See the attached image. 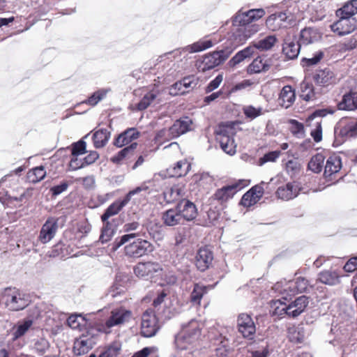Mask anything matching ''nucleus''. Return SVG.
<instances>
[{"label": "nucleus", "mask_w": 357, "mask_h": 357, "mask_svg": "<svg viewBox=\"0 0 357 357\" xmlns=\"http://www.w3.org/2000/svg\"><path fill=\"white\" fill-rule=\"evenodd\" d=\"M340 19L331 25V30L339 36L351 33L356 29V23L354 18L337 15Z\"/></svg>", "instance_id": "9b49d317"}, {"label": "nucleus", "mask_w": 357, "mask_h": 357, "mask_svg": "<svg viewBox=\"0 0 357 357\" xmlns=\"http://www.w3.org/2000/svg\"><path fill=\"white\" fill-rule=\"evenodd\" d=\"M202 324L192 319L182 326L181 332L175 337V347L179 351H185L180 357H190L195 351L201 334Z\"/></svg>", "instance_id": "f257e3e1"}, {"label": "nucleus", "mask_w": 357, "mask_h": 357, "mask_svg": "<svg viewBox=\"0 0 357 357\" xmlns=\"http://www.w3.org/2000/svg\"><path fill=\"white\" fill-rule=\"evenodd\" d=\"M111 132L107 129L101 128L96 130L93 135L94 146L96 149L104 147L110 138Z\"/></svg>", "instance_id": "7c9ffc66"}, {"label": "nucleus", "mask_w": 357, "mask_h": 357, "mask_svg": "<svg viewBox=\"0 0 357 357\" xmlns=\"http://www.w3.org/2000/svg\"><path fill=\"white\" fill-rule=\"evenodd\" d=\"M104 222L105 224L102 228L101 234L99 238V241L102 243H105L109 241L115 234V229L112 225L108 221Z\"/></svg>", "instance_id": "8fccbe9b"}, {"label": "nucleus", "mask_w": 357, "mask_h": 357, "mask_svg": "<svg viewBox=\"0 0 357 357\" xmlns=\"http://www.w3.org/2000/svg\"><path fill=\"white\" fill-rule=\"evenodd\" d=\"M274 304L276 305L273 312L275 314L279 316L287 314L294 318L305 311L309 304V298L305 296H301L288 305L282 303L280 300L275 301Z\"/></svg>", "instance_id": "7ed1b4c3"}, {"label": "nucleus", "mask_w": 357, "mask_h": 357, "mask_svg": "<svg viewBox=\"0 0 357 357\" xmlns=\"http://www.w3.org/2000/svg\"><path fill=\"white\" fill-rule=\"evenodd\" d=\"M281 152L280 151H274L266 153L262 158H259L258 164L259 166L264 165L265 163L268 162H275L276 160L280 155Z\"/></svg>", "instance_id": "13d9d810"}, {"label": "nucleus", "mask_w": 357, "mask_h": 357, "mask_svg": "<svg viewBox=\"0 0 357 357\" xmlns=\"http://www.w3.org/2000/svg\"><path fill=\"white\" fill-rule=\"evenodd\" d=\"M337 109L347 111L357 109V92L350 91L345 93L337 103Z\"/></svg>", "instance_id": "5701e85b"}, {"label": "nucleus", "mask_w": 357, "mask_h": 357, "mask_svg": "<svg viewBox=\"0 0 357 357\" xmlns=\"http://www.w3.org/2000/svg\"><path fill=\"white\" fill-rule=\"evenodd\" d=\"M324 53L321 51L317 52L312 58H304L303 59V65L312 66L319 63L323 58Z\"/></svg>", "instance_id": "774afa93"}, {"label": "nucleus", "mask_w": 357, "mask_h": 357, "mask_svg": "<svg viewBox=\"0 0 357 357\" xmlns=\"http://www.w3.org/2000/svg\"><path fill=\"white\" fill-rule=\"evenodd\" d=\"M342 167V162L340 156L331 155L326 162L324 175L331 176V175L338 172Z\"/></svg>", "instance_id": "c756f323"}, {"label": "nucleus", "mask_w": 357, "mask_h": 357, "mask_svg": "<svg viewBox=\"0 0 357 357\" xmlns=\"http://www.w3.org/2000/svg\"><path fill=\"white\" fill-rule=\"evenodd\" d=\"M159 330L158 319L152 311H146L142 317L141 333L143 336L151 337Z\"/></svg>", "instance_id": "9d476101"}, {"label": "nucleus", "mask_w": 357, "mask_h": 357, "mask_svg": "<svg viewBox=\"0 0 357 357\" xmlns=\"http://www.w3.org/2000/svg\"><path fill=\"white\" fill-rule=\"evenodd\" d=\"M136 142L132 143L130 146L121 150L116 155L111 158V161L116 164H119L126 157L133 154L135 149L137 148Z\"/></svg>", "instance_id": "c03bdc74"}, {"label": "nucleus", "mask_w": 357, "mask_h": 357, "mask_svg": "<svg viewBox=\"0 0 357 357\" xmlns=\"http://www.w3.org/2000/svg\"><path fill=\"white\" fill-rule=\"evenodd\" d=\"M257 31L256 26H252L248 28H245L244 30L238 29L236 31L233 33L227 39L229 45L225 48V52L228 51L231 53L234 49L239 45L243 44L245 41L251 36V35Z\"/></svg>", "instance_id": "6e6552de"}, {"label": "nucleus", "mask_w": 357, "mask_h": 357, "mask_svg": "<svg viewBox=\"0 0 357 357\" xmlns=\"http://www.w3.org/2000/svg\"><path fill=\"white\" fill-rule=\"evenodd\" d=\"M318 280L328 285H335L339 282V275L335 271H324L318 275Z\"/></svg>", "instance_id": "79ce46f5"}, {"label": "nucleus", "mask_w": 357, "mask_h": 357, "mask_svg": "<svg viewBox=\"0 0 357 357\" xmlns=\"http://www.w3.org/2000/svg\"><path fill=\"white\" fill-rule=\"evenodd\" d=\"M252 84V82L250 80L245 79L242 81L241 82L236 84L233 86H227V92L229 94L234 93L237 91L242 90L250 86Z\"/></svg>", "instance_id": "0e129e2a"}, {"label": "nucleus", "mask_w": 357, "mask_h": 357, "mask_svg": "<svg viewBox=\"0 0 357 357\" xmlns=\"http://www.w3.org/2000/svg\"><path fill=\"white\" fill-rule=\"evenodd\" d=\"M68 325L73 329H78L84 324V319L80 315L73 314L67 319Z\"/></svg>", "instance_id": "bf43d9fd"}, {"label": "nucleus", "mask_w": 357, "mask_h": 357, "mask_svg": "<svg viewBox=\"0 0 357 357\" xmlns=\"http://www.w3.org/2000/svg\"><path fill=\"white\" fill-rule=\"evenodd\" d=\"M301 45L296 41L294 33L288 31L284 39L282 52L288 59H294L299 54Z\"/></svg>", "instance_id": "ddd939ff"}, {"label": "nucleus", "mask_w": 357, "mask_h": 357, "mask_svg": "<svg viewBox=\"0 0 357 357\" xmlns=\"http://www.w3.org/2000/svg\"><path fill=\"white\" fill-rule=\"evenodd\" d=\"M57 229V220L54 218H48L42 226L38 236V241L43 244L50 242L54 237Z\"/></svg>", "instance_id": "4468645a"}, {"label": "nucleus", "mask_w": 357, "mask_h": 357, "mask_svg": "<svg viewBox=\"0 0 357 357\" xmlns=\"http://www.w3.org/2000/svg\"><path fill=\"white\" fill-rule=\"evenodd\" d=\"M324 162V156L322 154L317 153L312 156L307 165L309 170L319 173L322 170Z\"/></svg>", "instance_id": "09e8293b"}, {"label": "nucleus", "mask_w": 357, "mask_h": 357, "mask_svg": "<svg viewBox=\"0 0 357 357\" xmlns=\"http://www.w3.org/2000/svg\"><path fill=\"white\" fill-rule=\"evenodd\" d=\"M2 298L6 306L11 310L18 311L28 306L27 296L16 288H6L2 293Z\"/></svg>", "instance_id": "20e7f679"}, {"label": "nucleus", "mask_w": 357, "mask_h": 357, "mask_svg": "<svg viewBox=\"0 0 357 357\" xmlns=\"http://www.w3.org/2000/svg\"><path fill=\"white\" fill-rule=\"evenodd\" d=\"M50 344L48 341L44 338H40L36 341L34 344V349L39 354H44L46 351L49 349Z\"/></svg>", "instance_id": "052dcab7"}, {"label": "nucleus", "mask_w": 357, "mask_h": 357, "mask_svg": "<svg viewBox=\"0 0 357 357\" xmlns=\"http://www.w3.org/2000/svg\"><path fill=\"white\" fill-rule=\"evenodd\" d=\"M192 121L188 117H184L176 121L170 127L171 132L174 137H177L190 130Z\"/></svg>", "instance_id": "a878e982"}, {"label": "nucleus", "mask_w": 357, "mask_h": 357, "mask_svg": "<svg viewBox=\"0 0 357 357\" xmlns=\"http://www.w3.org/2000/svg\"><path fill=\"white\" fill-rule=\"evenodd\" d=\"M137 233H131L121 236L115 239L112 243V250H118L124 246V254L128 257L139 258L146 255L154 250V246L149 241L142 238H137Z\"/></svg>", "instance_id": "f03ea898"}, {"label": "nucleus", "mask_w": 357, "mask_h": 357, "mask_svg": "<svg viewBox=\"0 0 357 357\" xmlns=\"http://www.w3.org/2000/svg\"><path fill=\"white\" fill-rule=\"evenodd\" d=\"M294 287L296 290V294L301 293L305 291L307 289L309 286L308 281L302 277H298L296 279V280H292Z\"/></svg>", "instance_id": "6e6d98bb"}, {"label": "nucleus", "mask_w": 357, "mask_h": 357, "mask_svg": "<svg viewBox=\"0 0 357 357\" xmlns=\"http://www.w3.org/2000/svg\"><path fill=\"white\" fill-rule=\"evenodd\" d=\"M128 204V199L122 200H117L112 203L106 209L105 212L101 216L102 222H106L109 217L116 215L126 204Z\"/></svg>", "instance_id": "2f4dec72"}, {"label": "nucleus", "mask_w": 357, "mask_h": 357, "mask_svg": "<svg viewBox=\"0 0 357 357\" xmlns=\"http://www.w3.org/2000/svg\"><path fill=\"white\" fill-rule=\"evenodd\" d=\"M46 175L44 167L40 166L33 168L27 173V178L29 182L36 183L43 180Z\"/></svg>", "instance_id": "49530a36"}, {"label": "nucleus", "mask_w": 357, "mask_h": 357, "mask_svg": "<svg viewBox=\"0 0 357 357\" xmlns=\"http://www.w3.org/2000/svg\"><path fill=\"white\" fill-rule=\"evenodd\" d=\"M225 152L230 155H233L236 152V144L233 138L227 137V142H225Z\"/></svg>", "instance_id": "338daca9"}, {"label": "nucleus", "mask_w": 357, "mask_h": 357, "mask_svg": "<svg viewBox=\"0 0 357 357\" xmlns=\"http://www.w3.org/2000/svg\"><path fill=\"white\" fill-rule=\"evenodd\" d=\"M213 259L212 252L208 248H202L196 255V266L201 271L209 268Z\"/></svg>", "instance_id": "a211bd4d"}, {"label": "nucleus", "mask_w": 357, "mask_h": 357, "mask_svg": "<svg viewBox=\"0 0 357 357\" xmlns=\"http://www.w3.org/2000/svg\"><path fill=\"white\" fill-rule=\"evenodd\" d=\"M173 138L175 137H173L172 134L171 128L169 129H162L158 131L155 137L157 142H160L161 140H170Z\"/></svg>", "instance_id": "69168bd1"}, {"label": "nucleus", "mask_w": 357, "mask_h": 357, "mask_svg": "<svg viewBox=\"0 0 357 357\" xmlns=\"http://www.w3.org/2000/svg\"><path fill=\"white\" fill-rule=\"evenodd\" d=\"M301 169V164L297 160H290L286 163V170L288 174L294 176Z\"/></svg>", "instance_id": "680f3d73"}, {"label": "nucleus", "mask_w": 357, "mask_h": 357, "mask_svg": "<svg viewBox=\"0 0 357 357\" xmlns=\"http://www.w3.org/2000/svg\"><path fill=\"white\" fill-rule=\"evenodd\" d=\"M176 208L183 220H192L197 216V208L195 205L188 200H181L176 205Z\"/></svg>", "instance_id": "6ab92c4d"}, {"label": "nucleus", "mask_w": 357, "mask_h": 357, "mask_svg": "<svg viewBox=\"0 0 357 357\" xmlns=\"http://www.w3.org/2000/svg\"><path fill=\"white\" fill-rule=\"evenodd\" d=\"M300 190L301 188L298 183L289 182L278 188L276 196L278 199L288 201L296 197Z\"/></svg>", "instance_id": "dca6fc26"}, {"label": "nucleus", "mask_w": 357, "mask_h": 357, "mask_svg": "<svg viewBox=\"0 0 357 357\" xmlns=\"http://www.w3.org/2000/svg\"><path fill=\"white\" fill-rule=\"evenodd\" d=\"M184 194V186L181 184L175 185L164 192L165 198L169 202L178 199Z\"/></svg>", "instance_id": "58836bf2"}, {"label": "nucleus", "mask_w": 357, "mask_h": 357, "mask_svg": "<svg viewBox=\"0 0 357 357\" xmlns=\"http://www.w3.org/2000/svg\"><path fill=\"white\" fill-rule=\"evenodd\" d=\"M162 220L167 226H175L183 220L177 208L167 210L163 213Z\"/></svg>", "instance_id": "473e14b6"}, {"label": "nucleus", "mask_w": 357, "mask_h": 357, "mask_svg": "<svg viewBox=\"0 0 357 357\" xmlns=\"http://www.w3.org/2000/svg\"><path fill=\"white\" fill-rule=\"evenodd\" d=\"M321 38V33L314 28H305L301 31L300 43L308 45L318 41Z\"/></svg>", "instance_id": "bb28decb"}, {"label": "nucleus", "mask_w": 357, "mask_h": 357, "mask_svg": "<svg viewBox=\"0 0 357 357\" xmlns=\"http://www.w3.org/2000/svg\"><path fill=\"white\" fill-rule=\"evenodd\" d=\"M133 271L137 278L149 280L160 275L162 268L157 262L146 261L138 263Z\"/></svg>", "instance_id": "1a4fd4ad"}, {"label": "nucleus", "mask_w": 357, "mask_h": 357, "mask_svg": "<svg viewBox=\"0 0 357 357\" xmlns=\"http://www.w3.org/2000/svg\"><path fill=\"white\" fill-rule=\"evenodd\" d=\"M301 97L306 101L312 100L316 98V93L312 84L305 81L301 84Z\"/></svg>", "instance_id": "de8ad7c7"}, {"label": "nucleus", "mask_w": 357, "mask_h": 357, "mask_svg": "<svg viewBox=\"0 0 357 357\" xmlns=\"http://www.w3.org/2000/svg\"><path fill=\"white\" fill-rule=\"evenodd\" d=\"M159 91L158 89H153L148 91L144 95L139 102L137 105L138 110H144L155 102L158 96Z\"/></svg>", "instance_id": "e433bc0d"}, {"label": "nucleus", "mask_w": 357, "mask_h": 357, "mask_svg": "<svg viewBox=\"0 0 357 357\" xmlns=\"http://www.w3.org/2000/svg\"><path fill=\"white\" fill-rule=\"evenodd\" d=\"M139 137V131L134 128H128L118 135L114 142V145L117 147H122L137 139Z\"/></svg>", "instance_id": "412c9836"}, {"label": "nucleus", "mask_w": 357, "mask_h": 357, "mask_svg": "<svg viewBox=\"0 0 357 357\" xmlns=\"http://www.w3.org/2000/svg\"><path fill=\"white\" fill-rule=\"evenodd\" d=\"M108 91V89H100L93 93L86 100L83 102L91 106H95L106 96Z\"/></svg>", "instance_id": "864d4df0"}, {"label": "nucleus", "mask_w": 357, "mask_h": 357, "mask_svg": "<svg viewBox=\"0 0 357 357\" xmlns=\"http://www.w3.org/2000/svg\"><path fill=\"white\" fill-rule=\"evenodd\" d=\"M121 351V344L119 342H114L100 354L99 357H118Z\"/></svg>", "instance_id": "3c124183"}, {"label": "nucleus", "mask_w": 357, "mask_h": 357, "mask_svg": "<svg viewBox=\"0 0 357 357\" xmlns=\"http://www.w3.org/2000/svg\"><path fill=\"white\" fill-rule=\"evenodd\" d=\"M277 39L274 36H268L264 39L255 43V46L260 50H270L275 43Z\"/></svg>", "instance_id": "603ef678"}, {"label": "nucleus", "mask_w": 357, "mask_h": 357, "mask_svg": "<svg viewBox=\"0 0 357 357\" xmlns=\"http://www.w3.org/2000/svg\"><path fill=\"white\" fill-rule=\"evenodd\" d=\"M257 48L255 47L254 44L252 46H248L244 50L238 52L228 62V66L229 67H234L236 65L243 61L245 59L251 56L255 53V50Z\"/></svg>", "instance_id": "f704fd0d"}, {"label": "nucleus", "mask_w": 357, "mask_h": 357, "mask_svg": "<svg viewBox=\"0 0 357 357\" xmlns=\"http://www.w3.org/2000/svg\"><path fill=\"white\" fill-rule=\"evenodd\" d=\"M238 331L244 337L252 339L256 332V326L252 317L245 313L239 314L237 320Z\"/></svg>", "instance_id": "f8f14e48"}, {"label": "nucleus", "mask_w": 357, "mask_h": 357, "mask_svg": "<svg viewBox=\"0 0 357 357\" xmlns=\"http://www.w3.org/2000/svg\"><path fill=\"white\" fill-rule=\"evenodd\" d=\"M132 318L131 311L125 307L114 308L111 311L109 317L107 319L105 326V332L109 333V328L116 326H120L128 322Z\"/></svg>", "instance_id": "423d86ee"}, {"label": "nucleus", "mask_w": 357, "mask_h": 357, "mask_svg": "<svg viewBox=\"0 0 357 357\" xmlns=\"http://www.w3.org/2000/svg\"><path fill=\"white\" fill-rule=\"evenodd\" d=\"M249 184V180L239 179L225 186V199L232 198L238 191L248 186Z\"/></svg>", "instance_id": "c85d7f7f"}, {"label": "nucleus", "mask_w": 357, "mask_h": 357, "mask_svg": "<svg viewBox=\"0 0 357 357\" xmlns=\"http://www.w3.org/2000/svg\"><path fill=\"white\" fill-rule=\"evenodd\" d=\"M357 13V0H351L347 2L342 8L337 10V15H343L346 17H351Z\"/></svg>", "instance_id": "37998d69"}, {"label": "nucleus", "mask_w": 357, "mask_h": 357, "mask_svg": "<svg viewBox=\"0 0 357 357\" xmlns=\"http://www.w3.org/2000/svg\"><path fill=\"white\" fill-rule=\"evenodd\" d=\"M294 22V16L284 12H280L270 15L266 21V26L275 31L280 29L287 28Z\"/></svg>", "instance_id": "0eeeda50"}, {"label": "nucleus", "mask_w": 357, "mask_h": 357, "mask_svg": "<svg viewBox=\"0 0 357 357\" xmlns=\"http://www.w3.org/2000/svg\"><path fill=\"white\" fill-rule=\"evenodd\" d=\"M293 281H280L275 284L273 289L282 296L284 300H287L288 297H291L296 294V290L294 287Z\"/></svg>", "instance_id": "b1692460"}, {"label": "nucleus", "mask_w": 357, "mask_h": 357, "mask_svg": "<svg viewBox=\"0 0 357 357\" xmlns=\"http://www.w3.org/2000/svg\"><path fill=\"white\" fill-rule=\"evenodd\" d=\"M269 63L266 59L257 57L248 66V72L250 73H259L269 69Z\"/></svg>", "instance_id": "ea45409f"}, {"label": "nucleus", "mask_w": 357, "mask_h": 357, "mask_svg": "<svg viewBox=\"0 0 357 357\" xmlns=\"http://www.w3.org/2000/svg\"><path fill=\"white\" fill-rule=\"evenodd\" d=\"M296 99L295 91L290 85L284 86L279 96V103L287 109L292 105Z\"/></svg>", "instance_id": "393cba45"}, {"label": "nucleus", "mask_w": 357, "mask_h": 357, "mask_svg": "<svg viewBox=\"0 0 357 357\" xmlns=\"http://www.w3.org/2000/svg\"><path fill=\"white\" fill-rule=\"evenodd\" d=\"M190 169V164L187 160L178 161L175 165L167 169L168 174L172 177H181L185 176Z\"/></svg>", "instance_id": "cd10ccee"}, {"label": "nucleus", "mask_w": 357, "mask_h": 357, "mask_svg": "<svg viewBox=\"0 0 357 357\" xmlns=\"http://www.w3.org/2000/svg\"><path fill=\"white\" fill-rule=\"evenodd\" d=\"M197 85L196 79L193 77L183 78L181 81L174 84V89H177L180 93L183 94L190 89H193Z\"/></svg>", "instance_id": "a19ab883"}, {"label": "nucleus", "mask_w": 357, "mask_h": 357, "mask_svg": "<svg viewBox=\"0 0 357 357\" xmlns=\"http://www.w3.org/2000/svg\"><path fill=\"white\" fill-rule=\"evenodd\" d=\"M208 287L200 284H195L190 294V301L194 305H199L201 300L204 294L207 293Z\"/></svg>", "instance_id": "c9c22d12"}, {"label": "nucleus", "mask_w": 357, "mask_h": 357, "mask_svg": "<svg viewBox=\"0 0 357 357\" xmlns=\"http://www.w3.org/2000/svg\"><path fill=\"white\" fill-rule=\"evenodd\" d=\"M244 114L250 119H255L263 114L261 107H255L252 105L245 106L243 109Z\"/></svg>", "instance_id": "4d7b16f0"}, {"label": "nucleus", "mask_w": 357, "mask_h": 357, "mask_svg": "<svg viewBox=\"0 0 357 357\" xmlns=\"http://www.w3.org/2000/svg\"><path fill=\"white\" fill-rule=\"evenodd\" d=\"M96 343L95 337L82 335L79 339L76 340L74 343V353L77 356L85 354L93 348Z\"/></svg>", "instance_id": "f3484780"}, {"label": "nucleus", "mask_w": 357, "mask_h": 357, "mask_svg": "<svg viewBox=\"0 0 357 357\" xmlns=\"http://www.w3.org/2000/svg\"><path fill=\"white\" fill-rule=\"evenodd\" d=\"M31 325L32 321L31 320L25 321L22 324H19L13 333V340H15L21 336L24 335L31 326Z\"/></svg>", "instance_id": "5fc2aeb1"}, {"label": "nucleus", "mask_w": 357, "mask_h": 357, "mask_svg": "<svg viewBox=\"0 0 357 357\" xmlns=\"http://www.w3.org/2000/svg\"><path fill=\"white\" fill-rule=\"evenodd\" d=\"M213 46V42L211 40L202 39L191 45L185 47L183 50L190 53L199 52L210 48Z\"/></svg>", "instance_id": "a18cd8bd"}, {"label": "nucleus", "mask_w": 357, "mask_h": 357, "mask_svg": "<svg viewBox=\"0 0 357 357\" xmlns=\"http://www.w3.org/2000/svg\"><path fill=\"white\" fill-rule=\"evenodd\" d=\"M264 184L262 181L259 185H256L245 192L241 198V204L245 207H250L257 203L264 195V188L261 185Z\"/></svg>", "instance_id": "2eb2a0df"}, {"label": "nucleus", "mask_w": 357, "mask_h": 357, "mask_svg": "<svg viewBox=\"0 0 357 357\" xmlns=\"http://www.w3.org/2000/svg\"><path fill=\"white\" fill-rule=\"evenodd\" d=\"M86 144L84 141H79L77 143H75L73 146L72 149V155L79 156L85 153L86 152Z\"/></svg>", "instance_id": "e2e57ef3"}, {"label": "nucleus", "mask_w": 357, "mask_h": 357, "mask_svg": "<svg viewBox=\"0 0 357 357\" xmlns=\"http://www.w3.org/2000/svg\"><path fill=\"white\" fill-rule=\"evenodd\" d=\"M265 14V10L262 8L250 9L247 11L241 9L232 17V24L234 26H245L261 19Z\"/></svg>", "instance_id": "39448f33"}, {"label": "nucleus", "mask_w": 357, "mask_h": 357, "mask_svg": "<svg viewBox=\"0 0 357 357\" xmlns=\"http://www.w3.org/2000/svg\"><path fill=\"white\" fill-rule=\"evenodd\" d=\"M340 135L347 138L357 135V121L351 119H342L339 123Z\"/></svg>", "instance_id": "4be33fe9"}, {"label": "nucleus", "mask_w": 357, "mask_h": 357, "mask_svg": "<svg viewBox=\"0 0 357 357\" xmlns=\"http://www.w3.org/2000/svg\"><path fill=\"white\" fill-rule=\"evenodd\" d=\"M333 73L328 69L320 70L314 75V82L319 85L326 86L332 82Z\"/></svg>", "instance_id": "4c0bfd02"}, {"label": "nucleus", "mask_w": 357, "mask_h": 357, "mask_svg": "<svg viewBox=\"0 0 357 357\" xmlns=\"http://www.w3.org/2000/svg\"><path fill=\"white\" fill-rule=\"evenodd\" d=\"M223 51L215 52L213 54L205 56L202 62L198 65L199 70L206 71L219 65L222 61Z\"/></svg>", "instance_id": "aec40b11"}, {"label": "nucleus", "mask_w": 357, "mask_h": 357, "mask_svg": "<svg viewBox=\"0 0 357 357\" xmlns=\"http://www.w3.org/2000/svg\"><path fill=\"white\" fill-rule=\"evenodd\" d=\"M289 340L295 343L303 342L306 337V332L302 325L294 326L288 329Z\"/></svg>", "instance_id": "72a5a7b5"}]
</instances>
